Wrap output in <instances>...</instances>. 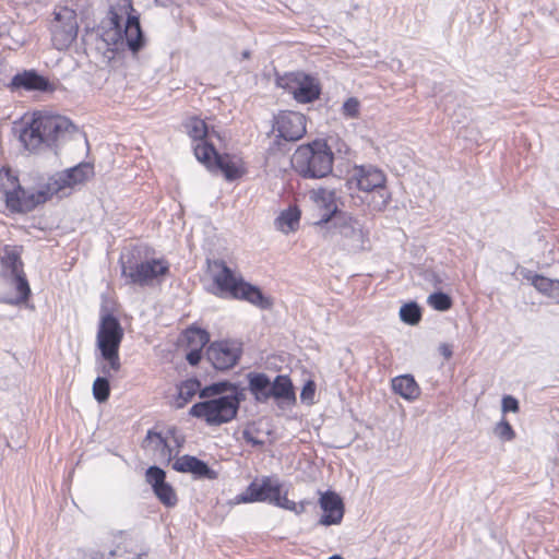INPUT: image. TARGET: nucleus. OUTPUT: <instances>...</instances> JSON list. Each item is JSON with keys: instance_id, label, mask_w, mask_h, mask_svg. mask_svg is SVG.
I'll return each mask as SVG.
<instances>
[{"instance_id": "35", "label": "nucleus", "mask_w": 559, "mask_h": 559, "mask_svg": "<svg viewBox=\"0 0 559 559\" xmlns=\"http://www.w3.org/2000/svg\"><path fill=\"white\" fill-rule=\"evenodd\" d=\"M281 489H282V486H280L277 496H275L273 504H275L280 508L293 511L296 514H300V513L305 512L306 502L296 503V502L289 500L286 495L282 496Z\"/></svg>"}, {"instance_id": "37", "label": "nucleus", "mask_w": 559, "mask_h": 559, "mask_svg": "<svg viewBox=\"0 0 559 559\" xmlns=\"http://www.w3.org/2000/svg\"><path fill=\"white\" fill-rule=\"evenodd\" d=\"M496 435L503 439V440H512L515 437L514 430L512 429L511 425L506 421L501 420L495 429Z\"/></svg>"}, {"instance_id": "29", "label": "nucleus", "mask_w": 559, "mask_h": 559, "mask_svg": "<svg viewBox=\"0 0 559 559\" xmlns=\"http://www.w3.org/2000/svg\"><path fill=\"white\" fill-rule=\"evenodd\" d=\"M526 278L539 293L559 301V280H550L538 274L526 276Z\"/></svg>"}, {"instance_id": "34", "label": "nucleus", "mask_w": 559, "mask_h": 559, "mask_svg": "<svg viewBox=\"0 0 559 559\" xmlns=\"http://www.w3.org/2000/svg\"><path fill=\"white\" fill-rule=\"evenodd\" d=\"M93 395L98 403H104L109 399L110 385L106 377H97L93 383Z\"/></svg>"}, {"instance_id": "51", "label": "nucleus", "mask_w": 559, "mask_h": 559, "mask_svg": "<svg viewBox=\"0 0 559 559\" xmlns=\"http://www.w3.org/2000/svg\"><path fill=\"white\" fill-rule=\"evenodd\" d=\"M329 559H343V558L341 556L334 555V556L330 557Z\"/></svg>"}, {"instance_id": "25", "label": "nucleus", "mask_w": 559, "mask_h": 559, "mask_svg": "<svg viewBox=\"0 0 559 559\" xmlns=\"http://www.w3.org/2000/svg\"><path fill=\"white\" fill-rule=\"evenodd\" d=\"M0 260L3 267L1 274H17L23 271L21 252L16 247L5 246L0 252Z\"/></svg>"}, {"instance_id": "53", "label": "nucleus", "mask_w": 559, "mask_h": 559, "mask_svg": "<svg viewBox=\"0 0 559 559\" xmlns=\"http://www.w3.org/2000/svg\"><path fill=\"white\" fill-rule=\"evenodd\" d=\"M128 556H119V559H127Z\"/></svg>"}, {"instance_id": "46", "label": "nucleus", "mask_w": 559, "mask_h": 559, "mask_svg": "<svg viewBox=\"0 0 559 559\" xmlns=\"http://www.w3.org/2000/svg\"><path fill=\"white\" fill-rule=\"evenodd\" d=\"M361 236H362V231H361V229L356 230L355 228H353V227H352V234H350L352 242H353L357 237H361Z\"/></svg>"}, {"instance_id": "44", "label": "nucleus", "mask_w": 559, "mask_h": 559, "mask_svg": "<svg viewBox=\"0 0 559 559\" xmlns=\"http://www.w3.org/2000/svg\"><path fill=\"white\" fill-rule=\"evenodd\" d=\"M440 353L447 358L449 359L451 356H452V349L451 347L448 345V344H441L440 347Z\"/></svg>"}, {"instance_id": "21", "label": "nucleus", "mask_w": 559, "mask_h": 559, "mask_svg": "<svg viewBox=\"0 0 559 559\" xmlns=\"http://www.w3.org/2000/svg\"><path fill=\"white\" fill-rule=\"evenodd\" d=\"M49 81L34 71H25L12 78V88H24L26 91H48Z\"/></svg>"}, {"instance_id": "50", "label": "nucleus", "mask_w": 559, "mask_h": 559, "mask_svg": "<svg viewBox=\"0 0 559 559\" xmlns=\"http://www.w3.org/2000/svg\"><path fill=\"white\" fill-rule=\"evenodd\" d=\"M127 559H143L141 555H138L135 557L128 556Z\"/></svg>"}, {"instance_id": "16", "label": "nucleus", "mask_w": 559, "mask_h": 559, "mask_svg": "<svg viewBox=\"0 0 559 559\" xmlns=\"http://www.w3.org/2000/svg\"><path fill=\"white\" fill-rule=\"evenodd\" d=\"M146 481L152 486L154 495L166 508L177 504L178 498L175 489L166 481V473L158 466H150L145 473Z\"/></svg>"}, {"instance_id": "6", "label": "nucleus", "mask_w": 559, "mask_h": 559, "mask_svg": "<svg viewBox=\"0 0 559 559\" xmlns=\"http://www.w3.org/2000/svg\"><path fill=\"white\" fill-rule=\"evenodd\" d=\"M214 271L213 280L222 294H227L237 299H243L261 308L269 309L272 302L262 292L248 283L241 276L227 266L223 260H216L211 264Z\"/></svg>"}, {"instance_id": "11", "label": "nucleus", "mask_w": 559, "mask_h": 559, "mask_svg": "<svg viewBox=\"0 0 559 559\" xmlns=\"http://www.w3.org/2000/svg\"><path fill=\"white\" fill-rule=\"evenodd\" d=\"M79 31L78 16L74 9L61 7L55 11L51 23V39L58 50L68 48L76 38Z\"/></svg>"}, {"instance_id": "48", "label": "nucleus", "mask_w": 559, "mask_h": 559, "mask_svg": "<svg viewBox=\"0 0 559 559\" xmlns=\"http://www.w3.org/2000/svg\"><path fill=\"white\" fill-rule=\"evenodd\" d=\"M343 111L346 116H349V98L343 103Z\"/></svg>"}, {"instance_id": "12", "label": "nucleus", "mask_w": 559, "mask_h": 559, "mask_svg": "<svg viewBox=\"0 0 559 559\" xmlns=\"http://www.w3.org/2000/svg\"><path fill=\"white\" fill-rule=\"evenodd\" d=\"M278 85L293 94L298 103H311L320 95L318 81L305 73L296 72L287 74L278 80Z\"/></svg>"}, {"instance_id": "7", "label": "nucleus", "mask_w": 559, "mask_h": 559, "mask_svg": "<svg viewBox=\"0 0 559 559\" xmlns=\"http://www.w3.org/2000/svg\"><path fill=\"white\" fill-rule=\"evenodd\" d=\"M123 335V329L115 316L106 313L100 317L96 345L100 352L102 358L107 361V364L102 367V373L110 376L111 371L118 372L120 370L119 347Z\"/></svg>"}, {"instance_id": "49", "label": "nucleus", "mask_w": 559, "mask_h": 559, "mask_svg": "<svg viewBox=\"0 0 559 559\" xmlns=\"http://www.w3.org/2000/svg\"><path fill=\"white\" fill-rule=\"evenodd\" d=\"M249 56H250V52H249L248 50H245V51L242 52V57H243L245 59L249 58Z\"/></svg>"}, {"instance_id": "9", "label": "nucleus", "mask_w": 559, "mask_h": 559, "mask_svg": "<svg viewBox=\"0 0 559 559\" xmlns=\"http://www.w3.org/2000/svg\"><path fill=\"white\" fill-rule=\"evenodd\" d=\"M120 262L122 276L127 278V283L133 285H152L155 280H159L168 272V264L158 259L135 262L133 257L122 255Z\"/></svg>"}, {"instance_id": "26", "label": "nucleus", "mask_w": 559, "mask_h": 559, "mask_svg": "<svg viewBox=\"0 0 559 559\" xmlns=\"http://www.w3.org/2000/svg\"><path fill=\"white\" fill-rule=\"evenodd\" d=\"M185 128L189 136L194 141H199V143L209 142L207 139L214 135L218 136L215 131L210 132L204 120L198 117H190L187 119Z\"/></svg>"}, {"instance_id": "1", "label": "nucleus", "mask_w": 559, "mask_h": 559, "mask_svg": "<svg viewBox=\"0 0 559 559\" xmlns=\"http://www.w3.org/2000/svg\"><path fill=\"white\" fill-rule=\"evenodd\" d=\"M92 175L93 167L88 163H81L50 176L37 190L26 191L20 187L15 177L5 173L4 176L0 175V193L11 211L29 212L55 195H70L75 186L85 182Z\"/></svg>"}, {"instance_id": "15", "label": "nucleus", "mask_w": 559, "mask_h": 559, "mask_svg": "<svg viewBox=\"0 0 559 559\" xmlns=\"http://www.w3.org/2000/svg\"><path fill=\"white\" fill-rule=\"evenodd\" d=\"M273 129L278 138L294 142L306 133V118L296 111H283L275 117Z\"/></svg>"}, {"instance_id": "39", "label": "nucleus", "mask_w": 559, "mask_h": 559, "mask_svg": "<svg viewBox=\"0 0 559 559\" xmlns=\"http://www.w3.org/2000/svg\"><path fill=\"white\" fill-rule=\"evenodd\" d=\"M519 411V402L515 397L511 395H506L502 399V412H513L516 413Z\"/></svg>"}, {"instance_id": "33", "label": "nucleus", "mask_w": 559, "mask_h": 559, "mask_svg": "<svg viewBox=\"0 0 559 559\" xmlns=\"http://www.w3.org/2000/svg\"><path fill=\"white\" fill-rule=\"evenodd\" d=\"M400 317L407 324H417L421 319L420 308L415 302L405 304L400 309Z\"/></svg>"}, {"instance_id": "52", "label": "nucleus", "mask_w": 559, "mask_h": 559, "mask_svg": "<svg viewBox=\"0 0 559 559\" xmlns=\"http://www.w3.org/2000/svg\"><path fill=\"white\" fill-rule=\"evenodd\" d=\"M352 203L356 204V198L354 195H352Z\"/></svg>"}, {"instance_id": "38", "label": "nucleus", "mask_w": 559, "mask_h": 559, "mask_svg": "<svg viewBox=\"0 0 559 559\" xmlns=\"http://www.w3.org/2000/svg\"><path fill=\"white\" fill-rule=\"evenodd\" d=\"M316 384L313 381H308L300 393V400L305 403L311 404L314 399Z\"/></svg>"}, {"instance_id": "5", "label": "nucleus", "mask_w": 559, "mask_h": 559, "mask_svg": "<svg viewBox=\"0 0 559 559\" xmlns=\"http://www.w3.org/2000/svg\"><path fill=\"white\" fill-rule=\"evenodd\" d=\"M134 11L131 0H110L108 21L114 31L111 40L117 44L126 41L128 48L138 52L144 44L140 21Z\"/></svg>"}, {"instance_id": "14", "label": "nucleus", "mask_w": 559, "mask_h": 559, "mask_svg": "<svg viewBox=\"0 0 559 559\" xmlns=\"http://www.w3.org/2000/svg\"><path fill=\"white\" fill-rule=\"evenodd\" d=\"M31 288L24 272L0 274V302L20 305L27 301Z\"/></svg>"}, {"instance_id": "8", "label": "nucleus", "mask_w": 559, "mask_h": 559, "mask_svg": "<svg viewBox=\"0 0 559 559\" xmlns=\"http://www.w3.org/2000/svg\"><path fill=\"white\" fill-rule=\"evenodd\" d=\"M194 155L211 170H221L224 177L231 181L245 173L242 159L236 155L218 154L211 142L198 143Z\"/></svg>"}, {"instance_id": "31", "label": "nucleus", "mask_w": 559, "mask_h": 559, "mask_svg": "<svg viewBox=\"0 0 559 559\" xmlns=\"http://www.w3.org/2000/svg\"><path fill=\"white\" fill-rule=\"evenodd\" d=\"M200 386V382L195 379L183 381L178 388V396L176 399L177 407H183L199 391L201 392Z\"/></svg>"}, {"instance_id": "47", "label": "nucleus", "mask_w": 559, "mask_h": 559, "mask_svg": "<svg viewBox=\"0 0 559 559\" xmlns=\"http://www.w3.org/2000/svg\"><path fill=\"white\" fill-rule=\"evenodd\" d=\"M20 26L17 24H12L8 32V37H11L12 34H15L19 31Z\"/></svg>"}, {"instance_id": "28", "label": "nucleus", "mask_w": 559, "mask_h": 559, "mask_svg": "<svg viewBox=\"0 0 559 559\" xmlns=\"http://www.w3.org/2000/svg\"><path fill=\"white\" fill-rule=\"evenodd\" d=\"M144 443L145 447L151 444L154 447L160 462L169 463L171 461L173 449L160 433L148 431Z\"/></svg>"}, {"instance_id": "27", "label": "nucleus", "mask_w": 559, "mask_h": 559, "mask_svg": "<svg viewBox=\"0 0 559 559\" xmlns=\"http://www.w3.org/2000/svg\"><path fill=\"white\" fill-rule=\"evenodd\" d=\"M300 211L297 206H289L275 219L276 228L284 234L295 231L299 226Z\"/></svg>"}, {"instance_id": "23", "label": "nucleus", "mask_w": 559, "mask_h": 559, "mask_svg": "<svg viewBox=\"0 0 559 559\" xmlns=\"http://www.w3.org/2000/svg\"><path fill=\"white\" fill-rule=\"evenodd\" d=\"M392 389L396 394L408 401L417 399L420 394L419 385L411 374L395 377L392 380Z\"/></svg>"}, {"instance_id": "10", "label": "nucleus", "mask_w": 559, "mask_h": 559, "mask_svg": "<svg viewBox=\"0 0 559 559\" xmlns=\"http://www.w3.org/2000/svg\"><path fill=\"white\" fill-rule=\"evenodd\" d=\"M311 201L321 212L320 218L314 223L318 226H329L335 228H345L347 225V215L340 210V199L335 190L324 188L313 189L309 192Z\"/></svg>"}, {"instance_id": "32", "label": "nucleus", "mask_w": 559, "mask_h": 559, "mask_svg": "<svg viewBox=\"0 0 559 559\" xmlns=\"http://www.w3.org/2000/svg\"><path fill=\"white\" fill-rule=\"evenodd\" d=\"M186 338L192 348L202 349L210 341V335L205 330L200 328H189L186 330Z\"/></svg>"}, {"instance_id": "45", "label": "nucleus", "mask_w": 559, "mask_h": 559, "mask_svg": "<svg viewBox=\"0 0 559 559\" xmlns=\"http://www.w3.org/2000/svg\"><path fill=\"white\" fill-rule=\"evenodd\" d=\"M350 103H352V118H354L357 115L359 103L354 97H352Z\"/></svg>"}, {"instance_id": "43", "label": "nucleus", "mask_w": 559, "mask_h": 559, "mask_svg": "<svg viewBox=\"0 0 559 559\" xmlns=\"http://www.w3.org/2000/svg\"><path fill=\"white\" fill-rule=\"evenodd\" d=\"M0 36L2 37L3 39V44L9 47L10 49H14L16 47H20L23 45V39H14L13 37L11 38L12 39V43L8 40V37L4 36L3 33H0Z\"/></svg>"}, {"instance_id": "13", "label": "nucleus", "mask_w": 559, "mask_h": 559, "mask_svg": "<svg viewBox=\"0 0 559 559\" xmlns=\"http://www.w3.org/2000/svg\"><path fill=\"white\" fill-rule=\"evenodd\" d=\"M241 353V343L224 340L211 343L206 349V357L215 369L228 370L237 365Z\"/></svg>"}, {"instance_id": "30", "label": "nucleus", "mask_w": 559, "mask_h": 559, "mask_svg": "<svg viewBox=\"0 0 559 559\" xmlns=\"http://www.w3.org/2000/svg\"><path fill=\"white\" fill-rule=\"evenodd\" d=\"M361 202H367L368 207L373 212H382L386 209L391 200V194L382 188L372 190L366 194V199L359 198Z\"/></svg>"}, {"instance_id": "36", "label": "nucleus", "mask_w": 559, "mask_h": 559, "mask_svg": "<svg viewBox=\"0 0 559 559\" xmlns=\"http://www.w3.org/2000/svg\"><path fill=\"white\" fill-rule=\"evenodd\" d=\"M428 304L438 311H447L452 306V299L448 294L437 292L428 297Z\"/></svg>"}, {"instance_id": "17", "label": "nucleus", "mask_w": 559, "mask_h": 559, "mask_svg": "<svg viewBox=\"0 0 559 559\" xmlns=\"http://www.w3.org/2000/svg\"><path fill=\"white\" fill-rule=\"evenodd\" d=\"M281 484L275 480L273 481L269 477H264L260 484L251 483L245 492L236 496V503H249L255 501H269L273 503L275 496L280 489Z\"/></svg>"}, {"instance_id": "20", "label": "nucleus", "mask_w": 559, "mask_h": 559, "mask_svg": "<svg viewBox=\"0 0 559 559\" xmlns=\"http://www.w3.org/2000/svg\"><path fill=\"white\" fill-rule=\"evenodd\" d=\"M173 468L180 473H191L197 478L215 479L217 477V473L210 468L205 462L191 455L178 457L174 462Z\"/></svg>"}, {"instance_id": "54", "label": "nucleus", "mask_w": 559, "mask_h": 559, "mask_svg": "<svg viewBox=\"0 0 559 559\" xmlns=\"http://www.w3.org/2000/svg\"><path fill=\"white\" fill-rule=\"evenodd\" d=\"M76 4H79L82 0H73Z\"/></svg>"}, {"instance_id": "3", "label": "nucleus", "mask_w": 559, "mask_h": 559, "mask_svg": "<svg viewBox=\"0 0 559 559\" xmlns=\"http://www.w3.org/2000/svg\"><path fill=\"white\" fill-rule=\"evenodd\" d=\"M76 131L75 126L64 116L34 112L20 132V141L29 152H39L64 141Z\"/></svg>"}, {"instance_id": "40", "label": "nucleus", "mask_w": 559, "mask_h": 559, "mask_svg": "<svg viewBox=\"0 0 559 559\" xmlns=\"http://www.w3.org/2000/svg\"><path fill=\"white\" fill-rule=\"evenodd\" d=\"M114 556H116V550H110L108 554L100 550H90L84 554V559H110Z\"/></svg>"}, {"instance_id": "22", "label": "nucleus", "mask_w": 559, "mask_h": 559, "mask_svg": "<svg viewBox=\"0 0 559 559\" xmlns=\"http://www.w3.org/2000/svg\"><path fill=\"white\" fill-rule=\"evenodd\" d=\"M248 389L259 403H265L270 399L271 380L262 372H249Z\"/></svg>"}, {"instance_id": "2", "label": "nucleus", "mask_w": 559, "mask_h": 559, "mask_svg": "<svg viewBox=\"0 0 559 559\" xmlns=\"http://www.w3.org/2000/svg\"><path fill=\"white\" fill-rule=\"evenodd\" d=\"M200 397L210 399L194 404L189 414L203 418L211 426L231 421L245 400V390L227 381H221L203 388Z\"/></svg>"}, {"instance_id": "24", "label": "nucleus", "mask_w": 559, "mask_h": 559, "mask_svg": "<svg viewBox=\"0 0 559 559\" xmlns=\"http://www.w3.org/2000/svg\"><path fill=\"white\" fill-rule=\"evenodd\" d=\"M283 400L288 403L296 402V395L290 379L287 376H276L271 382L270 399Z\"/></svg>"}, {"instance_id": "19", "label": "nucleus", "mask_w": 559, "mask_h": 559, "mask_svg": "<svg viewBox=\"0 0 559 559\" xmlns=\"http://www.w3.org/2000/svg\"><path fill=\"white\" fill-rule=\"evenodd\" d=\"M354 170L353 177L356 180L358 189L366 193L382 188L385 183L384 174L374 166H355Z\"/></svg>"}, {"instance_id": "41", "label": "nucleus", "mask_w": 559, "mask_h": 559, "mask_svg": "<svg viewBox=\"0 0 559 559\" xmlns=\"http://www.w3.org/2000/svg\"><path fill=\"white\" fill-rule=\"evenodd\" d=\"M202 357V349L200 348H192L186 356L188 362L191 366H197Z\"/></svg>"}, {"instance_id": "18", "label": "nucleus", "mask_w": 559, "mask_h": 559, "mask_svg": "<svg viewBox=\"0 0 559 559\" xmlns=\"http://www.w3.org/2000/svg\"><path fill=\"white\" fill-rule=\"evenodd\" d=\"M319 502L324 511V514L318 521L319 525L329 526L342 521L344 514L343 502L336 493L324 492L321 495Z\"/></svg>"}, {"instance_id": "4", "label": "nucleus", "mask_w": 559, "mask_h": 559, "mask_svg": "<svg viewBox=\"0 0 559 559\" xmlns=\"http://www.w3.org/2000/svg\"><path fill=\"white\" fill-rule=\"evenodd\" d=\"M292 166L304 178L320 179L332 173L333 153L326 141L314 140L298 146Z\"/></svg>"}, {"instance_id": "42", "label": "nucleus", "mask_w": 559, "mask_h": 559, "mask_svg": "<svg viewBox=\"0 0 559 559\" xmlns=\"http://www.w3.org/2000/svg\"><path fill=\"white\" fill-rule=\"evenodd\" d=\"M242 438L253 447H262L264 444L262 440L254 438L249 430L242 431Z\"/></svg>"}]
</instances>
